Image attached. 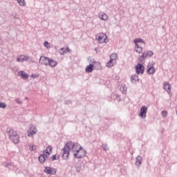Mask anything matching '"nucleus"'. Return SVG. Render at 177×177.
<instances>
[{"mask_svg":"<svg viewBox=\"0 0 177 177\" xmlns=\"http://www.w3.org/2000/svg\"><path fill=\"white\" fill-rule=\"evenodd\" d=\"M64 160H68L70 151H73L74 158H84L86 156V151L78 142H68L62 149Z\"/></svg>","mask_w":177,"mask_h":177,"instance_id":"obj_1","label":"nucleus"},{"mask_svg":"<svg viewBox=\"0 0 177 177\" xmlns=\"http://www.w3.org/2000/svg\"><path fill=\"white\" fill-rule=\"evenodd\" d=\"M8 135L9 136V139L12 143H15V145H17V143L20 142V137L17 135V132L15 131V130L8 129Z\"/></svg>","mask_w":177,"mask_h":177,"instance_id":"obj_2","label":"nucleus"},{"mask_svg":"<svg viewBox=\"0 0 177 177\" xmlns=\"http://www.w3.org/2000/svg\"><path fill=\"white\" fill-rule=\"evenodd\" d=\"M52 153V146L49 145L46 147L45 150L43 151V154H41L39 156V161L41 164H44L45 162L46 158L50 156V153Z\"/></svg>","mask_w":177,"mask_h":177,"instance_id":"obj_3","label":"nucleus"},{"mask_svg":"<svg viewBox=\"0 0 177 177\" xmlns=\"http://www.w3.org/2000/svg\"><path fill=\"white\" fill-rule=\"evenodd\" d=\"M154 55V53L151 50H145L141 56L138 58L139 62H143V60H145V59H147V57H151Z\"/></svg>","mask_w":177,"mask_h":177,"instance_id":"obj_4","label":"nucleus"},{"mask_svg":"<svg viewBox=\"0 0 177 177\" xmlns=\"http://www.w3.org/2000/svg\"><path fill=\"white\" fill-rule=\"evenodd\" d=\"M96 39L100 44H104L107 39V35L104 33H100L99 35L96 37Z\"/></svg>","mask_w":177,"mask_h":177,"instance_id":"obj_5","label":"nucleus"},{"mask_svg":"<svg viewBox=\"0 0 177 177\" xmlns=\"http://www.w3.org/2000/svg\"><path fill=\"white\" fill-rule=\"evenodd\" d=\"M50 59V58H49L48 57L41 56L40 59L39 60V63L41 65L48 66Z\"/></svg>","mask_w":177,"mask_h":177,"instance_id":"obj_6","label":"nucleus"},{"mask_svg":"<svg viewBox=\"0 0 177 177\" xmlns=\"http://www.w3.org/2000/svg\"><path fill=\"white\" fill-rule=\"evenodd\" d=\"M44 172L45 174H47V175H56V169L50 167H46Z\"/></svg>","mask_w":177,"mask_h":177,"instance_id":"obj_7","label":"nucleus"},{"mask_svg":"<svg viewBox=\"0 0 177 177\" xmlns=\"http://www.w3.org/2000/svg\"><path fill=\"white\" fill-rule=\"evenodd\" d=\"M136 74H143L145 73V66L142 64H138L136 66Z\"/></svg>","mask_w":177,"mask_h":177,"instance_id":"obj_8","label":"nucleus"},{"mask_svg":"<svg viewBox=\"0 0 177 177\" xmlns=\"http://www.w3.org/2000/svg\"><path fill=\"white\" fill-rule=\"evenodd\" d=\"M30 59L28 55H21L19 57H17V62L19 63H23V62H27Z\"/></svg>","mask_w":177,"mask_h":177,"instance_id":"obj_9","label":"nucleus"},{"mask_svg":"<svg viewBox=\"0 0 177 177\" xmlns=\"http://www.w3.org/2000/svg\"><path fill=\"white\" fill-rule=\"evenodd\" d=\"M147 113V107L142 106L140 112V117L141 118H146V114Z\"/></svg>","mask_w":177,"mask_h":177,"instance_id":"obj_10","label":"nucleus"},{"mask_svg":"<svg viewBox=\"0 0 177 177\" xmlns=\"http://www.w3.org/2000/svg\"><path fill=\"white\" fill-rule=\"evenodd\" d=\"M37 132H38V130L35 127H32L28 131V136H34Z\"/></svg>","mask_w":177,"mask_h":177,"instance_id":"obj_11","label":"nucleus"},{"mask_svg":"<svg viewBox=\"0 0 177 177\" xmlns=\"http://www.w3.org/2000/svg\"><path fill=\"white\" fill-rule=\"evenodd\" d=\"M76 172H81L84 169V164L78 162L75 165Z\"/></svg>","mask_w":177,"mask_h":177,"instance_id":"obj_12","label":"nucleus"},{"mask_svg":"<svg viewBox=\"0 0 177 177\" xmlns=\"http://www.w3.org/2000/svg\"><path fill=\"white\" fill-rule=\"evenodd\" d=\"M18 75H20L22 80H27L28 78V74L23 71H19L18 73Z\"/></svg>","mask_w":177,"mask_h":177,"instance_id":"obj_13","label":"nucleus"},{"mask_svg":"<svg viewBox=\"0 0 177 177\" xmlns=\"http://www.w3.org/2000/svg\"><path fill=\"white\" fill-rule=\"evenodd\" d=\"M133 44H135V45H139V44H143L144 45L146 44V43L145 42V41H143L142 39L140 38H136L133 40Z\"/></svg>","mask_w":177,"mask_h":177,"instance_id":"obj_14","label":"nucleus"},{"mask_svg":"<svg viewBox=\"0 0 177 177\" xmlns=\"http://www.w3.org/2000/svg\"><path fill=\"white\" fill-rule=\"evenodd\" d=\"M50 67H56L57 66V62L55 61V59H50L48 61V65Z\"/></svg>","mask_w":177,"mask_h":177,"instance_id":"obj_15","label":"nucleus"},{"mask_svg":"<svg viewBox=\"0 0 177 177\" xmlns=\"http://www.w3.org/2000/svg\"><path fill=\"white\" fill-rule=\"evenodd\" d=\"M163 89H165V91H166V92H171V84H169V83L168 82H165L164 86H163Z\"/></svg>","mask_w":177,"mask_h":177,"instance_id":"obj_16","label":"nucleus"},{"mask_svg":"<svg viewBox=\"0 0 177 177\" xmlns=\"http://www.w3.org/2000/svg\"><path fill=\"white\" fill-rule=\"evenodd\" d=\"M134 50L137 53H142L143 52V48H142V46H139V44H136L134 48Z\"/></svg>","mask_w":177,"mask_h":177,"instance_id":"obj_17","label":"nucleus"},{"mask_svg":"<svg viewBox=\"0 0 177 177\" xmlns=\"http://www.w3.org/2000/svg\"><path fill=\"white\" fill-rule=\"evenodd\" d=\"M148 69L147 71V74H154L156 73V68L153 66H147Z\"/></svg>","mask_w":177,"mask_h":177,"instance_id":"obj_18","label":"nucleus"},{"mask_svg":"<svg viewBox=\"0 0 177 177\" xmlns=\"http://www.w3.org/2000/svg\"><path fill=\"white\" fill-rule=\"evenodd\" d=\"M93 64H90L88 66L86 67V73H92V71H93Z\"/></svg>","mask_w":177,"mask_h":177,"instance_id":"obj_19","label":"nucleus"},{"mask_svg":"<svg viewBox=\"0 0 177 177\" xmlns=\"http://www.w3.org/2000/svg\"><path fill=\"white\" fill-rule=\"evenodd\" d=\"M99 17L101 19V20H104V21L109 19V17L106 13H100L99 15Z\"/></svg>","mask_w":177,"mask_h":177,"instance_id":"obj_20","label":"nucleus"},{"mask_svg":"<svg viewBox=\"0 0 177 177\" xmlns=\"http://www.w3.org/2000/svg\"><path fill=\"white\" fill-rule=\"evenodd\" d=\"M136 165L139 167L142 165V156H138L136 159Z\"/></svg>","mask_w":177,"mask_h":177,"instance_id":"obj_21","label":"nucleus"},{"mask_svg":"<svg viewBox=\"0 0 177 177\" xmlns=\"http://www.w3.org/2000/svg\"><path fill=\"white\" fill-rule=\"evenodd\" d=\"M131 81L133 84H135L136 81H139V77L136 75H133L131 76Z\"/></svg>","mask_w":177,"mask_h":177,"instance_id":"obj_22","label":"nucleus"},{"mask_svg":"<svg viewBox=\"0 0 177 177\" xmlns=\"http://www.w3.org/2000/svg\"><path fill=\"white\" fill-rule=\"evenodd\" d=\"M110 60L115 63V61L117 60V54L116 53L111 54V55L110 56Z\"/></svg>","mask_w":177,"mask_h":177,"instance_id":"obj_23","label":"nucleus"},{"mask_svg":"<svg viewBox=\"0 0 177 177\" xmlns=\"http://www.w3.org/2000/svg\"><path fill=\"white\" fill-rule=\"evenodd\" d=\"M19 6H26V0H16Z\"/></svg>","mask_w":177,"mask_h":177,"instance_id":"obj_24","label":"nucleus"},{"mask_svg":"<svg viewBox=\"0 0 177 177\" xmlns=\"http://www.w3.org/2000/svg\"><path fill=\"white\" fill-rule=\"evenodd\" d=\"M114 63H115L114 61H111L110 59L106 64V67H113L114 66Z\"/></svg>","mask_w":177,"mask_h":177,"instance_id":"obj_25","label":"nucleus"},{"mask_svg":"<svg viewBox=\"0 0 177 177\" xmlns=\"http://www.w3.org/2000/svg\"><path fill=\"white\" fill-rule=\"evenodd\" d=\"M29 150L30 151H35L37 150V146L34 145H29Z\"/></svg>","mask_w":177,"mask_h":177,"instance_id":"obj_26","label":"nucleus"},{"mask_svg":"<svg viewBox=\"0 0 177 177\" xmlns=\"http://www.w3.org/2000/svg\"><path fill=\"white\" fill-rule=\"evenodd\" d=\"M120 92H122V93H127V87L126 86H121L120 87Z\"/></svg>","mask_w":177,"mask_h":177,"instance_id":"obj_27","label":"nucleus"},{"mask_svg":"<svg viewBox=\"0 0 177 177\" xmlns=\"http://www.w3.org/2000/svg\"><path fill=\"white\" fill-rule=\"evenodd\" d=\"M161 115L163 118H165L168 115V112L167 111H162Z\"/></svg>","mask_w":177,"mask_h":177,"instance_id":"obj_28","label":"nucleus"},{"mask_svg":"<svg viewBox=\"0 0 177 177\" xmlns=\"http://www.w3.org/2000/svg\"><path fill=\"white\" fill-rule=\"evenodd\" d=\"M59 53L61 55H64V53H67V51L64 50V48H62L59 50Z\"/></svg>","mask_w":177,"mask_h":177,"instance_id":"obj_29","label":"nucleus"},{"mask_svg":"<svg viewBox=\"0 0 177 177\" xmlns=\"http://www.w3.org/2000/svg\"><path fill=\"white\" fill-rule=\"evenodd\" d=\"M0 109H6V104L0 102Z\"/></svg>","mask_w":177,"mask_h":177,"instance_id":"obj_30","label":"nucleus"},{"mask_svg":"<svg viewBox=\"0 0 177 177\" xmlns=\"http://www.w3.org/2000/svg\"><path fill=\"white\" fill-rule=\"evenodd\" d=\"M102 147L103 148V150H104V151H107V150H109V147H107V144L102 145Z\"/></svg>","mask_w":177,"mask_h":177,"instance_id":"obj_31","label":"nucleus"},{"mask_svg":"<svg viewBox=\"0 0 177 177\" xmlns=\"http://www.w3.org/2000/svg\"><path fill=\"white\" fill-rule=\"evenodd\" d=\"M56 160H59V157L57 158V156L56 155H53L52 157H51V160L52 161H56Z\"/></svg>","mask_w":177,"mask_h":177,"instance_id":"obj_32","label":"nucleus"},{"mask_svg":"<svg viewBox=\"0 0 177 177\" xmlns=\"http://www.w3.org/2000/svg\"><path fill=\"white\" fill-rule=\"evenodd\" d=\"M16 102L18 104H21L23 103V101H21L20 99L17 98L15 100Z\"/></svg>","mask_w":177,"mask_h":177,"instance_id":"obj_33","label":"nucleus"},{"mask_svg":"<svg viewBox=\"0 0 177 177\" xmlns=\"http://www.w3.org/2000/svg\"><path fill=\"white\" fill-rule=\"evenodd\" d=\"M44 46H46V48H48V46H49V42H48V41H44Z\"/></svg>","mask_w":177,"mask_h":177,"instance_id":"obj_34","label":"nucleus"},{"mask_svg":"<svg viewBox=\"0 0 177 177\" xmlns=\"http://www.w3.org/2000/svg\"><path fill=\"white\" fill-rule=\"evenodd\" d=\"M111 97H116V98H117V97H120V96H118V95H117V94H112V95H111Z\"/></svg>","mask_w":177,"mask_h":177,"instance_id":"obj_35","label":"nucleus"},{"mask_svg":"<svg viewBox=\"0 0 177 177\" xmlns=\"http://www.w3.org/2000/svg\"><path fill=\"white\" fill-rule=\"evenodd\" d=\"M64 50H66V52H70V48L67 47Z\"/></svg>","mask_w":177,"mask_h":177,"instance_id":"obj_36","label":"nucleus"},{"mask_svg":"<svg viewBox=\"0 0 177 177\" xmlns=\"http://www.w3.org/2000/svg\"><path fill=\"white\" fill-rule=\"evenodd\" d=\"M8 165H9V164H7V165H6V167H8Z\"/></svg>","mask_w":177,"mask_h":177,"instance_id":"obj_37","label":"nucleus"},{"mask_svg":"<svg viewBox=\"0 0 177 177\" xmlns=\"http://www.w3.org/2000/svg\"><path fill=\"white\" fill-rule=\"evenodd\" d=\"M34 77V75H32V77Z\"/></svg>","mask_w":177,"mask_h":177,"instance_id":"obj_38","label":"nucleus"},{"mask_svg":"<svg viewBox=\"0 0 177 177\" xmlns=\"http://www.w3.org/2000/svg\"><path fill=\"white\" fill-rule=\"evenodd\" d=\"M25 99L27 100V97H26Z\"/></svg>","mask_w":177,"mask_h":177,"instance_id":"obj_39","label":"nucleus"}]
</instances>
